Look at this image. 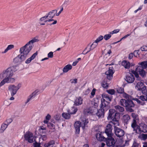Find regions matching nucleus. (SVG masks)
I'll return each mask as SVG.
<instances>
[{
	"label": "nucleus",
	"mask_w": 147,
	"mask_h": 147,
	"mask_svg": "<svg viewBox=\"0 0 147 147\" xmlns=\"http://www.w3.org/2000/svg\"><path fill=\"white\" fill-rule=\"evenodd\" d=\"M8 124L5 123H3L2 124L1 126V129L3 131L7 128L8 126Z\"/></svg>",
	"instance_id": "48"
},
{
	"label": "nucleus",
	"mask_w": 147,
	"mask_h": 147,
	"mask_svg": "<svg viewBox=\"0 0 147 147\" xmlns=\"http://www.w3.org/2000/svg\"><path fill=\"white\" fill-rule=\"evenodd\" d=\"M138 144L136 142H134L131 147H138Z\"/></svg>",
	"instance_id": "64"
},
{
	"label": "nucleus",
	"mask_w": 147,
	"mask_h": 147,
	"mask_svg": "<svg viewBox=\"0 0 147 147\" xmlns=\"http://www.w3.org/2000/svg\"><path fill=\"white\" fill-rule=\"evenodd\" d=\"M114 131L115 135L118 137H121L124 135L125 132L121 128L117 127H115Z\"/></svg>",
	"instance_id": "12"
},
{
	"label": "nucleus",
	"mask_w": 147,
	"mask_h": 147,
	"mask_svg": "<svg viewBox=\"0 0 147 147\" xmlns=\"http://www.w3.org/2000/svg\"><path fill=\"white\" fill-rule=\"evenodd\" d=\"M55 144L54 141L53 140L51 141L48 143H46L44 144L45 147H49L50 146Z\"/></svg>",
	"instance_id": "40"
},
{
	"label": "nucleus",
	"mask_w": 147,
	"mask_h": 147,
	"mask_svg": "<svg viewBox=\"0 0 147 147\" xmlns=\"http://www.w3.org/2000/svg\"><path fill=\"white\" fill-rule=\"evenodd\" d=\"M18 56L21 60V62L24 61L27 57V55L21 53L20 55H18Z\"/></svg>",
	"instance_id": "31"
},
{
	"label": "nucleus",
	"mask_w": 147,
	"mask_h": 147,
	"mask_svg": "<svg viewBox=\"0 0 147 147\" xmlns=\"http://www.w3.org/2000/svg\"><path fill=\"white\" fill-rule=\"evenodd\" d=\"M119 31V29H117L114 30L113 31L110 32V34H116Z\"/></svg>",
	"instance_id": "56"
},
{
	"label": "nucleus",
	"mask_w": 147,
	"mask_h": 147,
	"mask_svg": "<svg viewBox=\"0 0 147 147\" xmlns=\"http://www.w3.org/2000/svg\"><path fill=\"white\" fill-rule=\"evenodd\" d=\"M122 96L127 100L132 99V97L131 95L125 92L123 93Z\"/></svg>",
	"instance_id": "27"
},
{
	"label": "nucleus",
	"mask_w": 147,
	"mask_h": 147,
	"mask_svg": "<svg viewBox=\"0 0 147 147\" xmlns=\"http://www.w3.org/2000/svg\"><path fill=\"white\" fill-rule=\"evenodd\" d=\"M141 90L143 94H147V88L146 86H144L142 87Z\"/></svg>",
	"instance_id": "35"
},
{
	"label": "nucleus",
	"mask_w": 147,
	"mask_h": 147,
	"mask_svg": "<svg viewBox=\"0 0 147 147\" xmlns=\"http://www.w3.org/2000/svg\"><path fill=\"white\" fill-rule=\"evenodd\" d=\"M37 53L36 52L33 54L30 57L32 60L37 55Z\"/></svg>",
	"instance_id": "57"
},
{
	"label": "nucleus",
	"mask_w": 147,
	"mask_h": 147,
	"mask_svg": "<svg viewBox=\"0 0 147 147\" xmlns=\"http://www.w3.org/2000/svg\"><path fill=\"white\" fill-rule=\"evenodd\" d=\"M139 64L140 65L138 66L136 68L135 70H132L131 71V72L133 74H134L133 71L135 72L136 73H138V72L142 77L146 76V73L144 69H146L147 67V61H143L141 63H139Z\"/></svg>",
	"instance_id": "3"
},
{
	"label": "nucleus",
	"mask_w": 147,
	"mask_h": 147,
	"mask_svg": "<svg viewBox=\"0 0 147 147\" xmlns=\"http://www.w3.org/2000/svg\"><path fill=\"white\" fill-rule=\"evenodd\" d=\"M141 126L142 127V129H141V132L144 133L147 132V126L145 124H142L141 125Z\"/></svg>",
	"instance_id": "30"
},
{
	"label": "nucleus",
	"mask_w": 147,
	"mask_h": 147,
	"mask_svg": "<svg viewBox=\"0 0 147 147\" xmlns=\"http://www.w3.org/2000/svg\"><path fill=\"white\" fill-rule=\"evenodd\" d=\"M102 99H104L105 101L106 100L107 101H111V98L107 94H103L102 95Z\"/></svg>",
	"instance_id": "28"
},
{
	"label": "nucleus",
	"mask_w": 147,
	"mask_h": 147,
	"mask_svg": "<svg viewBox=\"0 0 147 147\" xmlns=\"http://www.w3.org/2000/svg\"><path fill=\"white\" fill-rule=\"evenodd\" d=\"M72 68V66L71 65L68 64L65 65L63 69V73H67Z\"/></svg>",
	"instance_id": "21"
},
{
	"label": "nucleus",
	"mask_w": 147,
	"mask_h": 147,
	"mask_svg": "<svg viewBox=\"0 0 147 147\" xmlns=\"http://www.w3.org/2000/svg\"><path fill=\"white\" fill-rule=\"evenodd\" d=\"M105 101L104 99H102L101 100V102L100 105V108L105 109L106 107V105L105 103Z\"/></svg>",
	"instance_id": "38"
},
{
	"label": "nucleus",
	"mask_w": 147,
	"mask_h": 147,
	"mask_svg": "<svg viewBox=\"0 0 147 147\" xmlns=\"http://www.w3.org/2000/svg\"><path fill=\"white\" fill-rule=\"evenodd\" d=\"M114 72L113 67H109V69L105 73V75L107 79L111 80L113 78V76Z\"/></svg>",
	"instance_id": "13"
},
{
	"label": "nucleus",
	"mask_w": 147,
	"mask_h": 147,
	"mask_svg": "<svg viewBox=\"0 0 147 147\" xmlns=\"http://www.w3.org/2000/svg\"><path fill=\"white\" fill-rule=\"evenodd\" d=\"M88 123V119L84 118L82 119V122L79 121H77L75 123L74 126L76 130V133L79 134L80 130V127H81L83 129H84L86 125Z\"/></svg>",
	"instance_id": "5"
},
{
	"label": "nucleus",
	"mask_w": 147,
	"mask_h": 147,
	"mask_svg": "<svg viewBox=\"0 0 147 147\" xmlns=\"http://www.w3.org/2000/svg\"><path fill=\"white\" fill-rule=\"evenodd\" d=\"M37 93V92L35 91L33 92L30 95L29 97H28L27 101L25 103L26 104L30 100H31L33 98H34L35 97V96L36 95V94Z\"/></svg>",
	"instance_id": "23"
},
{
	"label": "nucleus",
	"mask_w": 147,
	"mask_h": 147,
	"mask_svg": "<svg viewBox=\"0 0 147 147\" xmlns=\"http://www.w3.org/2000/svg\"><path fill=\"white\" fill-rule=\"evenodd\" d=\"M96 90L95 89V88L93 89L92 90V91L91 92V96H90V98H92L94 97V95L95 94Z\"/></svg>",
	"instance_id": "52"
},
{
	"label": "nucleus",
	"mask_w": 147,
	"mask_h": 147,
	"mask_svg": "<svg viewBox=\"0 0 147 147\" xmlns=\"http://www.w3.org/2000/svg\"><path fill=\"white\" fill-rule=\"evenodd\" d=\"M34 147H40V144L37 143H34Z\"/></svg>",
	"instance_id": "61"
},
{
	"label": "nucleus",
	"mask_w": 147,
	"mask_h": 147,
	"mask_svg": "<svg viewBox=\"0 0 147 147\" xmlns=\"http://www.w3.org/2000/svg\"><path fill=\"white\" fill-rule=\"evenodd\" d=\"M117 91L118 93L121 94L122 95L123 94V93L124 92V89L122 88H118L117 90Z\"/></svg>",
	"instance_id": "41"
},
{
	"label": "nucleus",
	"mask_w": 147,
	"mask_h": 147,
	"mask_svg": "<svg viewBox=\"0 0 147 147\" xmlns=\"http://www.w3.org/2000/svg\"><path fill=\"white\" fill-rule=\"evenodd\" d=\"M83 99L82 97L80 96L78 97L75 99L74 105L76 106H79L83 103Z\"/></svg>",
	"instance_id": "18"
},
{
	"label": "nucleus",
	"mask_w": 147,
	"mask_h": 147,
	"mask_svg": "<svg viewBox=\"0 0 147 147\" xmlns=\"http://www.w3.org/2000/svg\"><path fill=\"white\" fill-rule=\"evenodd\" d=\"M139 50H135L134 51V56L136 57H137L138 56H139Z\"/></svg>",
	"instance_id": "53"
},
{
	"label": "nucleus",
	"mask_w": 147,
	"mask_h": 147,
	"mask_svg": "<svg viewBox=\"0 0 147 147\" xmlns=\"http://www.w3.org/2000/svg\"><path fill=\"white\" fill-rule=\"evenodd\" d=\"M134 100L136 101L138 104L139 105H143L144 104V102H143L142 101H141L140 100L136 98Z\"/></svg>",
	"instance_id": "46"
},
{
	"label": "nucleus",
	"mask_w": 147,
	"mask_h": 147,
	"mask_svg": "<svg viewBox=\"0 0 147 147\" xmlns=\"http://www.w3.org/2000/svg\"><path fill=\"white\" fill-rule=\"evenodd\" d=\"M108 84L105 82H102V86L105 88H107L108 87Z\"/></svg>",
	"instance_id": "50"
},
{
	"label": "nucleus",
	"mask_w": 147,
	"mask_h": 147,
	"mask_svg": "<svg viewBox=\"0 0 147 147\" xmlns=\"http://www.w3.org/2000/svg\"><path fill=\"white\" fill-rule=\"evenodd\" d=\"M25 140L30 143L33 142L34 137L33 134L29 131H27L24 135Z\"/></svg>",
	"instance_id": "10"
},
{
	"label": "nucleus",
	"mask_w": 147,
	"mask_h": 147,
	"mask_svg": "<svg viewBox=\"0 0 147 147\" xmlns=\"http://www.w3.org/2000/svg\"><path fill=\"white\" fill-rule=\"evenodd\" d=\"M112 128L111 124L109 123L107 125L105 130V133L108 137H111L113 135L112 133Z\"/></svg>",
	"instance_id": "15"
},
{
	"label": "nucleus",
	"mask_w": 147,
	"mask_h": 147,
	"mask_svg": "<svg viewBox=\"0 0 147 147\" xmlns=\"http://www.w3.org/2000/svg\"><path fill=\"white\" fill-rule=\"evenodd\" d=\"M88 47H86L84 50L83 51L82 54H85L87 53H88L91 50H92V49H91V48L89 49H88Z\"/></svg>",
	"instance_id": "42"
},
{
	"label": "nucleus",
	"mask_w": 147,
	"mask_h": 147,
	"mask_svg": "<svg viewBox=\"0 0 147 147\" xmlns=\"http://www.w3.org/2000/svg\"><path fill=\"white\" fill-rule=\"evenodd\" d=\"M123 119L124 122L126 124H127L130 119V116L128 115L127 114L123 116Z\"/></svg>",
	"instance_id": "25"
},
{
	"label": "nucleus",
	"mask_w": 147,
	"mask_h": 147,
	"mask_svg": "<svg viewBox=\"0 0 147 147\" xmlns=\"http://www.w3.org/2000/svg\"><path fill=\"white\" fill-rule=\"evenodd\" d=\"M107 92L109 94L111 95H113L115 93V91L114 89H110L107 90Z\"/></svg>",
	"instance_id": "47"
},
{
	"label": "nucleus",
	"mask_w": 147,
	"mask_h": 147,
	"mask_svg": "<svg viewBox=\"0 0 147 147\" xmlns=\"http://www.w3.org/2000/svg\"><path fill=\"white\" fill-rule=\"evenodd\" d=\"M15 67H8L0 72V88L6 83H12L15 81V79L12 78L16 71Z\"/></svg>",
	"instance_id": "1"
},
{
	"label": "nucleus",
	"mask_w": 147,
	"mask_h": 147,
	"mask_svg": "<svg viewBox=\"0 0 147 147\" xmlns=\"http://www.w3.org/2000/svg\"><path fill=\"white\" fill-rule=\"evenodd\" d=\"M47 15H46L45 16L42 17V18H40V20L41 21H45V20L46 19H47Z\"/></svg>",
	"instance_id": "63"
},
{
	"label": "nucleus",
	"mask_w": 147,
	"mask_h": 147,
	"mask_svg": "<svg viewBox=\"0 0 147 147\" xmlns=\"http://www.w3.org/2000/svg\"><path fill=\"white\" fill-rule=\"evenodd\" d=\"M140 49L142 51H147V46H143L141 47Z\"/></svg>",
	"instance_id": "54"
},
{
	"label": "nucleus",
	"mask_w": 147,
	"mask_h": 147,
	"mask_svg": "<svg viewBox=\"0 0 147 147\" xmlns=\"http://www.w3.org/2000/svg\"><path fill=\"white\" fill-rule=\"evenodd\" d=\"M121 65L125 68L127 69L129 68L130 66V63L129 61L125 60H123L122 61Z\"/></svg>",
	"instance_id": "20"
},
{
	"label": "nucleus",
	"mask_w": 147,
	"mask_h": 147,
	"mask_svg": "<svg viewBox=\"0 0 147 147\" xmlns=\"http://www.w3.org/2000/svg\"><path fill=\"white\" fill-rule=\"evenodd\" d=\"M115 109L117 111L120 112H123L124 111V109L123 107L119 105H117L115 107Z\"/></svg>",
	"instance_id": "34"
},
{
	"label": "nucleus",
	"mask_w": 147,
	"mask_h": 147,
	"mask_svg": "<svg viewBox=\"0 0 147 147\" xmlns=\"http://www.w3.org/2000/svg\"><path fill=\"white\" fill-rule=\"evenodd\" d=\"M97 139L99 141H102L104 140L105 138L100 133H97L96 135Z\"/></svg>",
	"instance_id": "29"
},
{
	"label": "nucleus",
	"mask_w": 147,
	"mask_h": 147,
	"mask_svg": "<svg viewBox=\"0 0 147 147\" xmlns=\"http://www.w3.org/2000/svg\"><path fill=\"white\" fill-rule=\"evenodd\" d=\"M38 40L37 37L33 38L32 39L28 42L27 43L30 45H31L32 47L33 46V43L34 42H38Z\"/></svg>",
	"instance_id": "24"
},
{
	"label": "nucleus",
	"mask_w": 147,
	"mask_h": 147,
	"mask_svg": "<svg viewBox=\"0 0 147 147\" xmlns=\"http://www.w3.org/2000/svg\"><path fill=\"white\" fill-rule=\"evenodd\" d=\"M134 80V76L131 73H129L126 76L125 80L128 83H132Z\"/></svg>",
	"instance_id": "17"
},
{
	"label": "nucleus",
	"mask_w": 147,
	"mask_h": 147,
	"mask_svg": "<svg viewBox=\"0 0 147 147\" xmlns=\"http://www.w3.org/2000/svg\"><path fill=\"white\" fill-rule=\"evenodd\" d=\"M77 80H78L77 79H75L70 80V81L72 83L76 84L77 82Z\"/></svg>",
	"instance_id": "59"
},
{
	"label": "nucleus",
	"mask_w": 147,
	"mask_h": 147,
	"mask_svg": "<svg viewBox=\"0 0 147 147\" xmlns=\"http://www.w3.org/2000/svg\"><path fill=\"white\" fill-rule=\"evenodd\" d=\"M131 116L133 119L132 123H137L139 120L138 115L134 113H133L131 114Z\"/></svg>",
	"instance_id": "22"
},
{
	"label": "nucleus",
	"mask_w": 147,
	"mask_h": 147,
	"mask_svg": "<svg viewBox=\"0 0 147 147\" xmlns=\"http://www.w3.org/2000/svg\"><path fill=\"white\" fill-rule=\"evenodd\" d=\"M139 99L143 102H144V101L147 100V94H145L144 95L140 96Z\"/></svg>",
	"instance_id": "37"
},
{
	"label": "nucleus",
	"mask_w": 147,
	"mask_h": 147,
	"mask_svg": "<svg viewBox=\"0 0 147 147\" xmlns=\"http://www.w3.org/2000/svg\"><path fill=\"white\" fill-rule=\"evenodd\" d=\"M63 117L65 119H69L70 117V115L69 113H62Z\"/></svg>",
	"instance_id": "36"
},
{
	"label": "nucleus",
	"mask_w": 147,
	"mask_h": 147,
	"mask_svg": "<svg viewBox=\"0 0 147 147\" xmlns=\"http://www.w3.org/2000/svg\"><path fill=\"white\" fill-rule=\"evenodd\" d=\"M94 104L93 105L94 107L97 109V107L98 106L99 104V99L97 98H94Z\"/></svg>",
	"instance_id": "32"
},
{
	"label": "nucleus",
	"mask_w": 147,
	"mask_h": 147,
	"mask_svg": "<svg viewBox=\"0 0 147 147\" xmlns=\"http://www.w3.org/2000/svg\"><path fill=\"white\" fill-rule=\"evenodd\" d=\"M47 125L50 128H51H51H55L54 125L53 124L50 123H49L48 124H47Z\"/></svg>",
	"instance_id": "58"
},
{
	"label": "nucleus",
	"mask_w": 147,
	"mask_h": 147,
	"mask_svg": "<svg viewBox=\"0 0 147 147\" xmlns=\"http://www.w3.org/2000/svg\"><path fill=\"white\" fill-rule=\"evenodd\" d=\"M121 105L126 108L127 111L130 112H132L134 110L131 108L134 107L135 104L131 99L126 100L124 99H122L120 100Z\"/></svg>",
	"instance_id": "4"
},
{
	"label": "nucleus",
	"mask_w": 147,
	"mask_h": 147,
	"mask_svg": "<svg viewBox=\"0 0 147 147\" xmlns=\"http://www.w3.org/2000/svg\"><path fill=\"white\" fill-rule=\"evenodd\" d=\"M134 74L135 75L136 79L135 82L137 83L135 87L138 90L140 91L141 90L142 86L144 85L143 81L142 80L140 77H139V75L138 73H135V72L133 71Z\"/></svg>",
	"instance_id": "8"
},
{
	"label": "nucleus",
	"mask_w": 147,
	"mask_h": 147,
	"mask_svg": "<svg viewBox=\"0 0 147 147\" xmlns=\"http://www.w3.org/2000/svg\"><path fill=\"white\" fill-rule=\"evenodd\" d=\"M40 130V131L42 133H45L47 131L46 128L42 126L41 127Z\"/></svg>",
	"instance_id": "51"
},
{
	"label": "nucleus",
	"mask_w": 147,
	"mask_h": 147,
	"mask_svg": "<svg viewBox=\"0 0 147 147\" xmlns=\"http://www.w3.org/2000/svg\"><path fill=\"white\" fill-rule=\"evenodd\" d=\"M97 109L93 106L86 108L84 110V113L86 115H94L95 114Z\"/></svg>",
	"instance_id": "11"
},
{
	"label": "nucleus",
	"mask_w": 147,
	"mask_h": 147,
	"mask_svg": "<svg viewBox=\"0 0 147 147\" xmlns=\"http://www.w3.org/2000/svg\"><path fill=\"white\" fill-rule=\"evenodd\" d=\"M57 11L56 10H54L49 12L47 14V19L45 21V22L54 21V22L50 24V25H51L56 24L57 23V21L56 20H54L52 18L54 17L55 15L57 13Z\"/></svg>",
	"instance_id": "6"
},
{
	"label": "nucleus",
	"mask_w": 147,
	"mask_h": 147,
	"mask_svg": "<svg viewBox=\"0 0 147 147\" xmlns=\"http://www.w3.org/2000/svg\"><path fill=\"white\" fill-rule=\"evenodd\" d=\"M77 110L78 109L76 107H72L71 110H70V111L69 112V113L71 114H74L76 113Z\"/></svg>",
	"instance_id": "33"
},
{
	"label": "nucleus",
	"mask_w": 147,
	"mask_h": 147,
	"mask_svg": "<svg viewBox=\"0 0 147 147\" xmlns=\"http://www.w3.org/2000/svg\"><path fill=\"white\" fill-rule=\"evenodd\" d=\"M106 141L107 145L110 146H113L115 144V141L114 139L111 137H108Z\"/></svg>",
	"instance_id": "16"
},
{
	"label": "nucleus",
	"mask_w": 147,
	"mask_h": 147,
	"mask_svg": "<svg viewBox=\"0 0 147 147\" xmlns=\"http://www.w3.org/2000/svg\"><path fill=\"white\" fill-rule=\"evenodd\" d=\"M131 127L133 129V131L137 134H140L141 132V129L137 123H131Z\"/></svg>",
	"instance_id": "14"
},
{
	"label": "nucleus",
	"mask_w": 147,
	"mask_h": 147,
	"mask_svg": "<svg viewBox=\"0 0 147 147\" xmlns=\"http://www.w3.org/2000/svg\"><path fill=\"white\" fill-rule=\"evenodd\" d=\"M48 57L49 58H52L53 57V53L51 51L48 54Z\"/></svg>",
	"instance_id": "55"
},
{
	"label": "nucleus",
	"mask_w": 147,
	"mask_h": 147,
	"mask_svg": "<svg viewBox=\"0 0 147 147\" xmlns=\"http://www.w3.org/2000/svg\"><path fill=\"white\" fill-rule=\"evenodd\" d=\"M21 86V84L19 83L16 86L13 84L10 85L8 87L9 90L10 91L11 95L13 96L17 93L18 90Z\"/></svg>",
	"instance_id": "7"
},
{
	"label": "nucleus",
	"mask_w": 147,
	"mask_h": 147,
	"mask_svg": "<svg viewBox=\"0 0 147 147\" xmlns=\"http://www.w3.org/2000/svg\"><path fill=\"white\" fill-rule=\"evenodd\" d=\"M111 37V35L110 34H107L104 35L103 38L107 40L109 39Z\"/></svg>",
	"instance_id": "49"
},
{
	"label": "nucleus",
	"mask_w": 147,
	"mask_h": 147,
	"mask_svg": "<svg viewBox=\"0 0 147 147\" xmlns=\"http://www.w3.org/2000/svg\"><path fill=\"white\" fill-rule=\"evenodd\" d=\"M12 121V119H9L7 120L6 121L7 122V124L8 125L9 124H10Z\"/></svg>",
	"instance_id": "62"
},
{
	"label": "nucleus",
	"mask_w": 147,
	"mask_h": 147,
	"mask_svg": "<svg viewBox=\"0 0 147 147\" xmlns=\"http://www.w3.org/2000/svg\"><path fill=\"white\" fill-rule=\"evenodd\" d=\"M14 47V46L13 45H8L6 48L4 50V51L2 52V53L5 54L8 51L11 50L13 49Z\"/></svg>",
	"instance_id": "26"
},
{
	"label": "nucleus",
	"mask_w": 147,
	"mask_h": 147,
	"mask_svg": "<svg viewBox=\"0 0 147 147\" xmlns=\"http://www.w3.org/2000/svg\"><path fill=\"white\" fill-rule=\"evenodd\" d=\"M103 38V36L100 35L99 36L95 41V42H97L98 43L99 42L101 41Z\"/></svg>",
	"instance_id": "45"
},
{
	"label": "nucleus",
	"mask_w": 147,
	"mask_h": 147,
	"mask_svg": "<svg viewBox=\"0 0 147 147\" xmlns=\"http://www.w3.org/2000/svg\"><path fill=\"white\" fill-rule=\"evenodd\" d=\"M14 61L16 63H19L21 62V60L19 57L18 55L15 57L14 59Z\"/></svg>",
	"instance_id": "43"
},
{
	"label": "nucleus",
	"mask_w": 147,
	"mask_h": 147,
	"mask_svg": "<svg viewBox=\"0 0 147 147\" xmlns=\"http://www.w3.org/2000/svg\"><path fill=\"white\" fill-rule=\"evenodd\" d=\"M98 45V43L95 41L90 46L91 49L92 50L95 48Z\"/></svg>",
	"instance_id": "44"
},
{
	"label": "nucleus",
	"mask_w": 147,
	"mask_h": 147,
	"mask_svg": "<svg viewBox=\"0 0 147 147\" xmlns=\"http://www.w3.org/2000/svg\"><path fill=\"white\" fill-rule=\"evenodd\" d=\"M97 112L95 114L99 118L102 117H104L105 113V109L100 108V109L97 111Z\"/></svg>",
	"instance_id": "19"
},
{
	"label": "nucleus",
	"mask_w": 147,
	"mask_h": 147,
	"mask_svg": "<svg viewBox=\"0 0 147 147\" xmlns=\"http://www.w3.org/2000/svg\"><path fill=\"white\" fill-rule=\"evenodd\" d=\"M133 55H134V54L133 53H130L128 57L129 59H131L133 57Z\"/></svg>",
	"instance_id": "60"
},
{
	"label": "nucleus",
	"mask_w": 147,
	"mask_h": 147,
	"mask_svg": "<svg viewBox=\"0 0 147 147\" xmlns=\"http://www.w3.org/2000/svg\"><path fill=\"white\" fill-rule=\"evenodd\" d=\"M32 48V47L31 45L27 43L24 46L20 48V52L21 54H23L27 55Z\"/></svg>",
	"instance_id": "9"
},
{
	"label": "nucleus",
	"mask_w": 147,
	"mask_h": 147,
	"mask_svg": "<svg viewBox=\"0 0 147 147\" xmlns=\"http://www.w3.org/2000/svg\"><path fill=\"white\" fill-rule=\"evenodd\" d=\"M139 138L142 140H145L147 138V134H142L139 136Z\"/></svg>",
	"instance_id": "39"
},
{
	"label": "nucleus",
	"mask_w": 147,
	"mask_h": 147,
	"mask_svg": "<svg viewBox=\"0 0 147 147\" xmlns=\"http://www.w3.org/2000/svg\"><path fill=\"white\" fill-rule=\"evenodd\" d=\"M108 120L112 119V121L110 122L114 126V128L119 125V115L118 113L115 112L114 109H110L109 111V115L107 117Z\"/></svg>",
	"instance_id": "2"
}]
</instances>
